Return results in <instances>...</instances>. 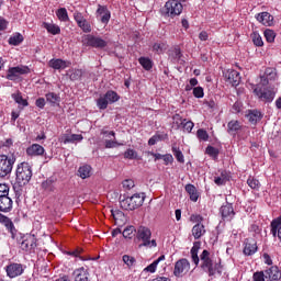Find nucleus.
<instances>
[{"label": "nucleus", "mask_w": 281, "mask_h": 281, "mask_svg": "<svg viewBox=\"0 0 281 281\" xmlns=\"http://www.w3.org/2000/svg\"><path fill=\"white\" fill-rule=\"evenodd\" d=\"M146 199L145 193H135L132 196H127L124 200H122L121 207L122 210H137L138 207H142L144 205V201Z\"/></svg>", "instance_id": "nucleus-1"}, {"label": "nucleus", "mask_w": 281, "mask_h": 281, "mask_svg": "<svg viewBox=\"0 0 281 281\" xmlns=\"http://www.w3.org/2000/svg\"><path fill=\"white\" fill-rule=\"evenodd\" d=\"M254 93L261 102H273L276 98V90L271 85L262 86L259 83L255 86Z\"/></svg>", "instance_id": "nucleus-2"}, {"label": "nucleus", "mask_w": 281, "mask_h": 281, "mask_svg": "<svg viewBox=\"0 0 281 281\" xmlns=\"http://www.w3.org/2000/svg\"><path fill=\"white\" fill-rule=\"evenodd\" d=\"M16 181L20 186H25L30 183L32 179V166L27 162H22L18 165L16 168Z\"/></svg>", "instance_id": "nucleus-3"}, {"label": "nucleus", "mask_w": 281, "mask_h": 281, "mask_svg": "<svg viewBox=\"0 0 281 281\" xmlns=\"http://www.w3.org/2000/svg\"><path fill=\"white\" fill-rule=\"evenodd\" d=\"M153 236V233L150 232V228L146 226H140L137 229V239L142 241L140 247H157V240L150 239Z\"/></svg>", "instance_id": "nucleus-4"}, {"label": "nucleus", "mask_w": 281, "mask_h": 281, "mask_svg": "<svg viewBox=\"0 0 281 281\" xmlns=\"http://www.w3.org/2000/svg\"><path fill=\"white\" fill-rule=\"evenodd\" d=\"M181 1L186 0H170L166 2L165 7L162 8L164 14H167V16H179L181 12H183V4H181Z\"/></svg>", "instance_id": "nucleus-5"}, {"label": "nucleus", "mask_w": 281, "mask_h": 281, "mask_svg": "<svg viewBox=\"0 0 281 281\" xmlns=\"http://www.w3.org/2000/svg\"><path fill=\"white\" fill-rule=\"evenodd\" d=\"M82 45L85 47H94L95 49H104V47H106L109 43L100 36L88 34L82 37Z\"/></svg>", "instance_id": "nucleus-6"}, {"label": "nucleus", "mask_w": 281, "mask_h": 281, "mask_svg": "<svg viewBox=\"0 0 281 281\" xmlns=\"http://www.w3.org/2000/svg\"><path fill=\"white\" fill-rule=\"evenodd\" d=\"M120 100V94L113 90H109L105 94L101 95L97 100V106L98 109H101L104 111L109 104H114V102H117Z\"/></svg>", "instance_id": "nucleus-7"}, {"label": "nucleus", "mask_w": 281, "mask_h": 281, "mask_svg": "<svg viewBox=\"0 0 281 281\" xmlns=\"http://www.w3.org/2000/svg\"><path fill=\"white\" fill-rule=\"evenodd\" d=\"M14 161L16 159L14 157H8L7 155H0V178L8 177L12 172V168H14Z\"/></svg>", "instance_id": "nucleus-8"}, {"label": "nucleus", "mask_w": 281, "mask_h": 281, "mask_svg": "<svg viewBox=\"0 0 281 281\" xmlns=\"http://www.w3.org/2000/svg\"><path fill=\"white\" fill-rule=\"evenodd\" d=\"M201 260V267L203 271L209 273V276H215L216 274V266L214 265V261H212V258H210V251L203 250L200 255Z\"/></svg>", "instance_id": "nucleus-9"}, {"label": "nucleus", "mask_w": 281, "mask_h": 281, "mask_svg": "<svg viewBox=\"0 0 281 281\" xmlns=\"http://www.w3.org/2000/svg\"><path fill=\"white\" fill-rule=\"evenodd\" d=\"M4 270H5L7 277L12 280V279L19 278L20 276H23V273H25V266L23 263L10 261L5 266Z\"/></svg>", "instance_id": "nucleus-10"}, {"label": "nucleus", "mask_w": 281, "mask_h": 281, "mask_svg": "<svg viewBox=\"0 0 281 281\" xmlns=\"http://www.w3.org/2000/svg\"><path fill=\"white\" fill-rule=\"evenodd\" d=\"M190 271V261L186 258L179 259L175 263L173 276L176 278H183Z\"/></svg>", "instance_id": "nucleus-11"}, {"label": "nucleus", "mask_w": 281, "mask_h": 281, "mask_svg": "<svg viewBox=\"0 0 281 281\" xmlns=\"http://www.w3.org/2000/svg\"><path fill=\"white\" fill-rule=\"evenodd\" d=\"M25 74H30V67L27 66H18L9 68L7 74L8 80H16L19 76H25Z\"/></svg>", "instance_id": "nucleus-12"}, {"label": "nucleus", "mask_w": 281, "mask_h": 281, "mask_svg": "<svg viewBox=\"0 0 281 281\" xmlns=\"http://www.w3.org/2000/svg\"><path fill=\"white\" fill-rule=\"evenodd\" d=\"M224 78L232 87H238L240 85V74L234 69H228L224 72Z\"/></svg>", "instance_id": "nucleus-13"}, {"label": "nucleus", "mask_w": 281, "mask_h": 281, "mask_svg": "<svg viewBox=\"0 0 281 281\" xmlns=\"http://www.w3.org/2000/svg\"><path fill=\"white\" fill-rule=\"evenodd\" d=\"M277 76L276 68H267L260 79L261 87L271 85V80H276Z\"/></svg>", "instance_id": "nucleus-14"}, {"label": "nucleus", "mask_w": 281, "mask_h": 281, "mask_svg": "<svg viewBox=\"0 0 281 281\" xmlns=\"http://www.w3.org/2000/svg\"><path fill=\"white\" fill-rule=\"evenodd\" d=\"M173 120L178 126H182L186 133H192V128H194V123L192 121H187L186 119H182L179 114H176L173 116Z\"/></svg>", "instance_id": "nucleus-15"}, {"label": "nucleus", "mask_w": 281, "mask_h": 281, "mask_svg": "<svg viewBox=\"0 0 281 281\" xmlns=\"http://www.w3.org/2000/svg\"><path fill=\"white\" fill-rule=\"evenodd\" d=\"M20 247L21 249H23V251H32V249H35L36 247V237H34L33 235H27L22 240Z\"/></svg>", "instance_id": "nucleus-16"}, {"label": "nucleus", "mask_w": 281, "mask_h": 281, "mask_svg": "<svg viewBox=\"0 0 281 281\" xmlns=\"http://www.w3.org/2000/svg\"><path fill=\"white\" fill-rule=\"evenodd\" d=\"M97 19H100L101 23H109V21H111V11H109L106 7L99 4Z\"/></svg>", "instance_id": "nucleus-17"}, {"label": "nucleus", "mask_w": 281, "mask_h": 281, "mask_svg": "<svg viewBox=\"0 0 281 281\" xmlns=\"http://www.w3.org/2000/svg\"><path fill=\"white\" fill-rule=\"evenodd\" d=\"M26 155L29 157H41L42 155H45V148L40 144H33L26 148Z\"/></svg>", "instance_id": "nucleus-18"}, {"label": "nucleus", "mask_w": 281, "mask_h": 281, "mask_svg": "<svg viewBox=\"0 0 281 281\" xmlns=\"http://www.w3.org/2000/svg\"><path fill=\"white\" fill-rule=\"evenodd\" d=\"M256 19L266 27H271V25H273V15H271L269 12H261L257 14Z\"/></svg>", "instance_id": "nucleus-19"}, {"label": "nucleus", "mask_w": 281, "mask_h": 281, "mask_svg": "<svg viewBox=\"0 0 281 281\" xmlns=\"http://www.w3.org/2000/svg\"><path fill=\"white\" fill-rule=\"evenodd\" d=\"M220 212L222 214V218L224 221H232V218H234L235 216V212H234V206L229 203L223 205L221 209H220Z\"/></svg>", "instance_id": "nucleus-20"}, {"label": "nucleus", "mask_w": 281, "mask_h": 281, "mask_svg": "<svg viewBox=\"0 0 281 281\" xmlns=\"http://www.w3.org/2000/svg\"><path fill=\"white\" fill-rule=\"evenodd\" d=\"M258 251V244L255 239H246L245 247H244V254L245 256H254Z\"/></svg>", "instance_id": "nucleus-21"}, {"label": "nucleus", "mask_w": 281, "mask_h": 281, "mask_svg": "<svg viewBox=\"0 0 281 281\" xmlns=\"http://www.w3.org/2000/svg\"><path fill=\"white\" fill-rule=\"evenodd\" d=\"M12 198L2 196L0 198V212H3L4 214H8V212H12Z\"/></svg>", "instance_id": "nucleus-22"}, {"label": "nucleus", "mask_w": 281, "mask_h": 281, "mask_svg": "<svg viewBox=\"0 0 281 281\" xmlns=\"http://www.w3.org/2000/svg\"><path fill=\"white\" fill-rule=\"evenodd\" d=\"M83 137L82 134H63L59 138V140L63 144H75V142H82Z\"/></svg>", "instance_id": "nucleus-23"}, {"label": "nucleus", "mask_w": 281, "mask_h": 281, "mask_svg": "<svg viewBox=\"0 0 281 281\" xmlns=\"http://www.w3.org/2000/svg\"><path fill=\"white\" fill-rule=\"evenodd\" d=\"M49 67L53 69H67V67H71V61L63 60V59H50L48 63Z\"/></svg>", "instance_id": "nucleus-24"}, {"label": "nucleus", "mask_w": 281, "mask_h": 281, "mask_svg": "<svg viewBox=\"0 0 281 281\" xmlns=\"http://www.w3.org/2000/svg\"><path fill=\"white\" fill-rule=\"evenodd\" d=\"M72 276L75 281H89V270H87L85 267L76 269L72 272Z\"/></svg>", "instance_id": "nucleus-25"}, {"label": "nucleus", "mask_w": 281, "mask_h": 281, "mask_svg": "<svg viewBox=\"0 0 281 281\" xmlns=\"http://www.w3.org/2000/svg\"><path fill=\"white\" fill-rule=\"evenodd\" d=\"M265 273H266V280H269V281H277V280H280L281 278L280 269H278V267L276 266L266 270Z\"/></svg>", "instance_id": "nucleus-26"}, {"label": "nucleus", "mask_w": 281, "mask_h": 281, "mask_svg": "<svg viewBox=\"0 0 281 281\" xmlns=\"http://www.w3.org/2000/svg\"><path fill=\"white\" fill-rule=\"evenodd\" d=\"M271 234L281 241V215L271 222Z\"/></svg>", "instance_id": "nucleus-27"}, {"label": "nucleus", "mask_w": 281, "mask_h": 281, "mask_svg": "<svg viewBox=\"0 0 281 281\" xmlns=\"http://www.w3.org/2000/svg\"><path fill=\"white\" fill-rule=\"evenodd\" d=\"M191 234L195 240H199L202 236H205V226L203 224H195L191 229Z\"/></svg>", "instance_id": "nucleus-28"}, {"label": "nucleus", "mask_w": 281, "mask_h": 281, "mask_svg": "<svg viewBox=\"0 0 281 281\" xmlns=\"http://www.w3.org/2000/svg\"><path fill=\"white\" fill-rule=\"evenodd\" d=\"M246 117H248V121L251 122V124H257L262 120V113L258 110H249Z\"/></svg>", "instance_id": "nucleus-29"}, {"label": "nucleus", "mask_w": 281, "mask_h": 281, "mask_svg": "<svg viewBox=\"0 0 281 281\" xmlns=\"http://www.w3.org/2000/svg\"><path fill=\"white\" fill-rule=\"evenodd\" d=\"M164 260H166V255H161L159 257V259H156L155 261H153V263H150L149 266H147L144 271L146 273H155V271H157V266L159 265V262H164Z\"/></svg>", "instance_id": "nucleus-30"}, {"label": "nucleus", "mask_w": 281, "mask_h": 281, "mask_svg": "<svg viewBox=\"0 0 281 281\" xmlns=\"http://www.w3.org/2000/svg\"><path fill=\"white\" fill-rule=\"evenodd\" d=\"M186 192H188L190 199L196 203L199 201V192H196V187L193 184L186 186Z\"/></svg>", "instance_id": "nucleus-31"}, {"label": "nucleus", "mask_w": 281, "mask_h": 281, "mask_svg": "<svg viewBox=\"0 0 281 281\" xmlns=\"http://www.w3.org/2000/svg\"><path fill=\"white\" fill-rule=\"evenodd\" d=\"M43 27L48 32V34H53L56 36V34H60V26L54 24V23H43Z\"/></svg>", "instance_id": "nucleus-32"}, {"label": "nucleus", "mask_w": 281, "mask_h": 281, "mask_svg": "<svg viewBox=\"0 0 281 281\" xmlns=\"http://www.w3.org/2000/svg\"><path fill=\"white\" fill-rule=\"evenodd\" d=\"M78 176L80 177V179H89V177H91V166L83 165L79 167Z\"/></svg>", "instance_id": "nucleus-33"}, {"label": "nucleus", "mask_w": 281, "mask_h": 281, "mask_svg": "<svg viewBox=\"0 0 281 281\" xmlns=\"http://www.w3.org/2000/svg\"><path fill=\"white\" fill-rule=\"evenodd\" d=\"M82 69L72 68L68 70L67 76L70 80H72V82H76L77 80H80V78H82Z\"/></svg>", "instance_id": "nucleus-34"}, {"label": "nucleus", "mask_w": 281, "mask_h": 281, "mask_svg": "<svg viewBox=\"0 0 281 281\" xmlns=\"http://www.w3.org/2000/svg\"><path fill=\"white\" fill-rule=\"evenodd\" d=\"M166 139H168V134H155L153 137L149 138L148 145L155 146L157 142H166Z\"/></svg>", "instance_id": "nucleus-35"}, {"label": "nucleus", "mask_w": 281, "mask_h": 281, "mask_svg": "<svg viewBox=\"0 0 281 281\" xmlns=\"http://www.w3.org/2000/svg\"><path fill=\"white\" fill-rule=\"evenodd\" d=\"M227 181H229V175L227 171H222L221 176L215 177L214 179V183H216V186H225Z\"/></svg>", "instance_id": "nucleus-36"}, {"label": "nucleus", "mask_w": 281, "mask_h": 281, "mask_svg": "<svg viewBox=\"0 0 281 281\" xmlns=\"http://www.w3.org/2000/svg\"><path fill=\"white\" fill-rule=\"evenodd\" d=\"M200 243H194L193 247L191 248V258L194 262V265H199L200 259H199V249H200Z\"/></svg>", "instance_id": "nucleus-37"}, {"label": "nucleus", "mask_w": 281, "mask_h": 281, "mask_svg": "<svg viewBox=\"0 0 281 281\" xmlns=\"http://www.w3.org/2000/svg\"><path fill=\"white\" fill-rule=\"evenodd\" d=\"M227 127H228V133H231L232 135H236V133L240 131V122L231 121L228 122Z\"/></svg>", "instance_id": "nucleus-38"}, {"label": "nucleus", "mask_w": 281, "mask_h": 281, "mask_svg": "<svg viewBox=\"0 0 281 281\" xmlns=\"http://www.w3.org/2000/svg\"><path fill=\"white\" fill-rule=\"evenodd\" d=\"M168 49V44L166 42H156L153 46V50L156 52V54H164Z\"/></svg>", "instance_id": "nucleus-39"}, {"label": "nucleus", "mask_w": 281, "mask_h": 281, "mask_svg": "<svg viewBox=\"0 0 281 281\" xmlns=\"http://www.w3.org/2000/svg\"><path fill=\"white\" fill-rule=\"evenodd\" d=\"M138 63L146 71H150L153 69V60L148 57H139Z\"/></svg>", "instance_id": "nucleus-40"}, {"label": "nucleus", "mask_w": 281, "mask_h": 281, "mask_svg": "<svg viewBox=\"0 0 281 281\" xmlns=\"http://www.w3.org/2000/svg\"><path fill=\"white\" fill-rule=\"evenodd\" d=\"M122 260L124 262V265H126V267L128 269H132V267H135V262H137V260L135 259V257L130 256V255H124L122 257Z\"/></svg>", "instance_id": "nucleus-41"}, {"label": "nucleus", "mask_w": 281, "mask_h": 281, "mask_svg": "<svg viewBox=\"0 0 281 281\" xmlns=\"http://www.w3.org/2000/svg\"><path fill=\"white\" fill-rule=\"evenodd\" d=\"M23 43V35L21 33H15L9 38V45H21Z\"/></svg>", "instance_id": "nucleus-42"}, {"label": "nucleus", "mask_w": 281, "mask_h": 281, "mask_svg": "<svg viewBox=\"0 0 281 281\" xmlns=\"http://www.w3.org/2000/svg\"><path fill=\"white\" fill-rule=\"evenodd\" d=\"M56 14L57 19H59V21H63L64 23L69 21V14L67 13V9L60 8L57 10Z\"/></svg>", "instance_id": "nucleus-43"}, {"label": "nucleus", "mask_w": 281, "mask_h": 281, "mask_svg": "<svg viewBox=\"0 0 281 281\" xmlns=\"http://www.w3.org/2000/svg\"><path fill=\"white\" fill-rule=\"evenodd\" d=\"M12 98L16 102V104H21V106H27V100L23 99L21 92L13 93Z\"/></svg>", "instance_id": "nucleus-44"}, {"label": "nucleus", "mask_w": 281, "mask_h": 281, "mask_svg": "<svg viewBox=\"0 0 281 281\" xmlns=\"http://www.w3.org/2000/svg\"><path fill=\"white\" fill-rule=\"evenodd\" d=\"M263 36L268 43H273V41H276V32L271 29H267L263 32Z\"/></svg>", "instance_id": "nucleus-45"}, {"label": "nucleus", "mask_w": 281, "mask_h": 281, "mask_svg": "<svg viewBox=\"0 0 281 281\" xmlns=\"http://www.w3.org/2000/svg\"><path fill=\"white\" fill-rule=\"evenodd\" d=\"M172 153H173V156L176 157L177 161H179V164H184L186 158L183 157V153L181 151V149H179L177 147H172Z\"/></svg>", "instance_id": "nucleus-46"}, {"label": "nucleus", "mask_w": 281, "mask_h": 281, "mask_svg": "<svg viewBox=\"0 0 281 281\" xmlns=\"http://www.w3.org/2000/svg\"><path fill=\"white\" fill-rule=\"evenodd\" d=\"M42 188L43 190H46V192H54L55 190L54 180L52 179L45 180L44 182H42Z\"/></svg>", "instance_id": "nucleus-47"}, {"label": "nucleus", "mask_w": 281, "mask_h": 281, "mask_svg": "<svg viewBox=\"0 0 281 281\" xmlns=\"http://www.w3.org/2000/svg\"><path fill=\"white\" fill-rule=\"evenodd\" d=\"M251 38H252V43H254V45H256V47H262V45H265V42L262 41V36H260V34L252 33Z\"/></svg>", "instance_id": "nucleus-48"}, {"label": "nucleus", "mask_w": 281, "mask_h": 281, "mask_svg": "<svg viewBox=\"0 0 281 281\" xmlns=\"http://www.w3.org/2000/svg\"><path fill=\"white\" fill-rule=\"evenodd\" d=\"M47 102H50V104H56L57 102H60V97L54 92H49L46 94Z\"/></svg>", "instance_id": "nucleus-49"}, {"label": "nucleus", "mask_w": 281, "mask_h": 281, "mask_svg": "<svg viewBox=\"0 0 281 281\" xmlns=\"http://www.w3.org/2000/svg\"><path fill=\"white\" fill-rule=\"evenodd\" d=\"M105 148H117V146H124L123 143H117V140L114 139H105L104 142Z\"/></svg>", "instance_id": "nucleus-50"}, {"label": "nucleus", "mask_w": 281, "mask_h": 281, "mask_svg": "<svg viewBox=\"0 0 281 281\" xmlns=\"http://www.w3.org/2000/svg\"><path fill=\"white\" fill-rule=\"evenodd\" d=\"M196 136L202 142H207L210 139V134H207V131H205L203 128L198 130Z\"/></svg>", "instance_id": "nucleus-51"}, {"label": "nucleus", "mask_w": 281, "mask_h": 281, "mask_svg": "<svg viewBox=\"0 0 281 281\" xmlns=\"http://www.w3.org/2000/svg\"><path fill=\"white\" fill-rule=\"evenodd\" d=\"M247 184L249 188H251V190H258L260 188V181H258L256 178H248Z\"/></svg>", "instance_id": "nucleus-52"}, {"label": "nucleus", "mask_w": 281, "mask_h": 281, "mask_svg": "<svg viewBox=\"0 0 281 281\" xmlns=\"http://www.w3.org/2000/svg\"><path fill=\"white\" fill-rule=\"evenodd\" d=\"M7 232L11 234V238H16V227L14 226V222L7 224L5 226Z\"/></svg>", "instance_id": "nucleus-53"}, {"label": "nucleus", "mask_w": 281, "mask_h": 281, "mask_svg": "<svg viewBox=\"0 0 281 281\" xmlns=\"http://www.w3.org/2000/svg\"><path fill=\"white\" fill-rule=\"evenodd\" d=\"M123 236L124 238H133V236H135V226H127L123 231Z\"/></svg>", "instance_id": "nucleus-54"}, {"label": "nucleus", "mask_w": 281, "mask_h": 281, "mask_svg": "<svg viewBox=\"0 0 281 281\" xmlns=\"http://www.w3.org/2000/svg\"><path fill=\"white\" fill-rule=\"evenodd\" d=\"M78 27H80L82 30V32H85L86 34L91 32V24L87 20H85L81 23H79Z\"/></svg>", "instance_id": "nucleus-55"}, {"label": "nucleus", "mask_w": 281, "mask_h": 281, "mask_svg": "<svg viewBox=\"0 0 281 281\" xmlns=\"http://www.w3.org/2000/svg\"><path fill=\"white\" fill-rule=\"evenodd\" d=\"M122 187L124 190H133V188H135V181H133V179H125L122 182Z\"/></svg>", "instance_id": "nucleus-56"}, {"label": "nucleus", "mask_w": 281, "mask_h": 281, "mask_svg": "<svg viewBox=\"0 0 281 281\" xmlns=\"http://www.w3.org/2000/svg\"><path fill=\"white\" fill-rule=\"evenodd\" d=\"M206 155L216 159L218 157V149L212 146L206 147Z\"/></svg>", "instance_id": "nucleus-57"}, {"label": "nucleus", "mask_w": 281, "mask_h": 281, "mask_svg": "<svg viewBox=\"0 0 281 281\" xmlns=\"http://www.w3.org/2000/svg\"><path fill=\"white\" fill-rule=\"evenodd\" d=\"M10 194V187L8 184L0 183V199L3 196H9Z\"/></svg>", "instance_id": "nucleus-58"}, {"label": "nucleus", "mask_w": 281, "mask_h": 281, "mask_svg": "<svg viewBox=\"0 0 281 281\" xmlns=\"http://www.w3.org/2000/svg\"><path fill=\"white\" fill-rule=\"evenodd\" d=\"M189 221L191 223H196V225H202L201 223H203V216H201L200 214H192Z\"/></svg>", "instance_id": "nucleus-59"}, {"label": "nucleus", "mask_w": 281, "mask_h": 281, "mask_svg": "<svg viewBox=\"0 0 281 281\" xmlns=\"http://www.w3.org/2000/svg\"><path fill=\"white\" fill-rule=\"evenodd\" d=\"M125 159H137V151L134 149H127L124 153Z\"/></svg>", "instance_id": "nucleus-60"}, {"label": "nucleus", "mask_w": 281, "mask_h": 281, "mask_svg": "<svg viewBox=\"0 0 281 281\" xmlns=\"http://www.w3.org/2000/svg\"><path fill=\"white\" fill-rule=\"evenodd\" d=\"M74 19H75L77 25H80V23H82V21L86 20V19H85V15H82V13H80V12H78V11H76V12L74 13Z\"/></svg>", "instance_id": "nucleus-61"}, {"label": "nucleus", "mask_w": 281, "mask_h": 281, "mask_svg": "<svg viewBox=\"0 0 281 281\" xmlns=\"http://www.w3.org/2000/svg\"><path fill=\"white\" fill-rule=\"evenodd\" d=\"M193 95L194 98H203V95H205V93L203 92V88L201 87L193 88Z\"/></svg>", "instance_id": "nucleus-62"}, {"label": "nucleus", "mask_w": 281, "mask_h": 281, "mask_svg": "<svg viewBox=\"0 0 281 281\" xmlns=\"http://www.w3.org/2000/svg\"><path fill=\"white\" fill-rule=\"evenodd\" d=\"M112 212V216L114 218V221H122L124 218V213L122 211H111Z\"/></svg>", "instance_id": "nucleus-63"}, {"label": "nucleus", "mask_w": 281, "mask_h": 281, "mask_svg": "<svg viewBox=\"0 0 281 281\" xmlns=\"http://www.w3.org/2000/svg\"><path fill=\"white\" fill-rule=\"evenodd\" d=\"M266 272H255L254 273V281H265Z\"/></svg>", "instance_id": "nucleus-64"}]
</instances>
